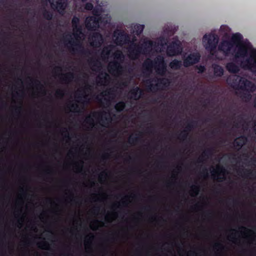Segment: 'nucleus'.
I'll list each match as a JSON object with an SVG mask.
<instances>
[{"label":"nucleus","instance_id":"obj_1","mask_svg":"<svg viewBox=\"0 0 256 256\" xmlns=\"http://www.w3.org/2000/svg\"><path fill=\"white\" fill-rule=\"evenodd\" d=\"M218 50L226 56L232 55L236 59H241L242 68L256 74V48L248 40H244L240 34H233L230 41L222 40Z\"/></svg>","mask_w":256,"mask_h":256},{"label":"nucleus","instance_id":"obj_2","mask_svg":"<svg viewBox=\"0 0 256 256\" xmlns=\"http://www.w3.org/2000/svg\"><path fill=\"white\" fill-rule=\"evenodd\" d=\"M173 33L172 26H166L164 28L162 35L156 42H154L148 38H145L142 40V47H140L134 43L135 39L130 41L129 36L126 32L116 30L114 32L112 40L117 45L130 44L128 56L130 59L135 60L138 58L140 54H148L152 52H164L168 42V37Z\"/></svg>","mask_w":256,"mask_h":256},{"label":"nucleus","instance_id":"obj_3","mask_svg":"<svg viewBox=\"0 0 256 256\" xmlns=\"http://www.w3.org/2000/svg\"><path fill=\"white\" fill-rule=\"evenodd\" d=\"M84 8L88 10H92L94 16H88L85 20L86 28L90 30H95L99 27L104 26L106 24H110L111 16L100 4L94 8L92 4L88 2L85 5Z\"/></svg>","mask_w":256,"mask_h":256},{"label":"nucleus","instance_id":"obj_4","mask_svg":"<svg viewBox=\"0 0 256 256\" xmlns=\"http://www.w3.org/2000/svg\"><path fill=\"white\" fill-rule=\"evenodd\" d=\"M114 50L112 54L114 58L116 61L111 62L108 65V70L110 74L115 76H118L122 74L123 68L120 63L124 60V56L120 50H116V46L110 45L104 47L101 53V58L102 61L107 62L111 52Z\"/></svg>","mask_w":256,"mask_h":256},{"label":"nucleus","instance_id":"obj_5","mask_svg":"<svg viewBox=\"0 0 256 256\" xmlns=\"http://www.w3.org/2000/svg\"><path fill=\"white\" fill-rule=\"evenodd\" d=\"M79 18L74 17L72 20L73 34L70 36V38L66 40L67 46L73 52L80 50L82 47L83 40L85 36L82 32V29L78 27Z\"/></svg>","mask_w":256,"mask_h":256},{"label":"nucleus","instance_id":"obj_6","mask_svg":"<svg viewBox=\"0 0 256 256\" xmlns=\"http://www.w3.org/2000/svg\"><path fill=\"white\" fill-rule=\"evenodd\" d=\"M143 67L148 72H152L154 70L159 74H163L166 70V65L162 56L156 57L154 62L148 58L144 63Z\"/></svg>","mask_w":256,"mask_h":256},{"label":"nucleus","instance_id":"obj_7","mask_svg":"<svg viewBox=\"0 0 256 256\" xmlns=\"http://www.w3.org/2000/svg\"><path fill=\"white\" fill-rule=\"evenodd\" d=\"M227 82L232 87L248 92H254L256 88L254 84L238 76H234L232 78L230 77L227 80Z\"/></svg>","mask_w":256,"mask_h":256},{"label":"nucleus","instance_id":"obj_8","mask_svg":"<svg viewBox=\"0 0 256 256\" xmlns=\"http://www.w3.org/2000/svg\"><path fill=\"white\" fill-rule=\"evenodd\" d=\"M219 37L214 32L205 34L202 39V43L205 49L208 51L212 56L214 52L218 46Z\"/></svg>","mask_w":256,"mask_h":256},{"label":"nucleus","instance_id":"obj_9","mask_svg":"<svg viewBox=\"0 0 256 256\" xmlns=\"http://www.w3.org/2000/svg\"><path fill=\"white\" fill-rule=\"evenodd\" d=\"M182 52L180 42L174 38L172 42L167 46L166 52L168 56H172L178 55Z\"/></svg>","mask_w":256,"mask_h":256},{"label":"nucleus","instance_id":"obj_10","mask_svg":"<svg viewBox=\"0 0 256 256\" xmlns=\"http://www.w3.org/2000/svg\"><path fill=\"white\" fill-rule=\"evenodd\" d=\"M49 3L51 7L62 14L67 5V0H46V4Z\"/></svg>","mask_w":256,"mask_h":256},{"label":"nucleus","instance_id":"obj_11","mask_svg":"<svg viewBox=\"0 0 256 256\" xmlns=\"http://www.w3.org/2000/svg\"><path fill=\"white\" fill-rule=\"evenodd\" d=\"M88 41L90 44L93 46L99 47L103 42V39L102 35L97 32L92 33V36L88 38Z\"/></svg>","mask_w":256,"mask_h":256},{"label":"nucleus","instance_id":"obj_12","mask_svg":"<svg viewBox=\"0 0 256 256\" xmlns=\"http://www.w3.org/2000/svg\"><path fill=\"white\" fill-rule=\"evenodd\" d=\"M200 56L198 52L190 54L184 60V65L187 67L197 62L200 60Z\"/></svg>","mask_w":256,"mask_h":256},{"label":"nucleus","instance_id":"obj_13","mask_svg":"<svg viewBox=\"0 0 256 256\" xmlns=\"http://www.w3.org/2000/svg\"><path fill=\"white\" fill-rule=\"evenodd\" d=\"M225 169L218 165L216 168H214L212 172V176L214 180H220L222 178H224L225 174Z\"/></svg>","mask_w":256,"mask_h":256},{"label":"nucleus","instance_id":"obj_14","mask_svg":"<svg viewBox=\"0 0 256 256\" xmlns=\"http://www.w3.org/2000/svg\"><path fill=\"white\" fill-rule=\"evenodd\" d=\"M110 76L106 72L100 74L96 78L97 82L102 86L108 84L110 80Z\"/></svg>","mask_w":256,"mask_h":256},{"label":"nucleus","instance_id":"obj_15","mask_svg":"<svg viewBox=\"0 0 256 256\" xmlns=\"http://www.w3.org/2000/svg\"><path fill=\"white\" fill-rule=\"evenodd\" d=\"M240 66L236 62H230L226 64V70L231 73H236L240 70Z\"/></svg>","mask_w":256,"mask_h":256},{"label":"nucleus","instance_id":"obj_16","mask_svg":"<svg viewBox=\"0 0 256 256\" xmlns=\"http://www.w3.org/2000/svg\"><path fill=\"white\" fill-rule=\"evenodd\" d=\"M141 95V90H140L136 87L132 90L130 93L129 96L131 98L134 100H137L139 98Z\"/></svg>","mask_w":256,"mask_h":256},{"label":"nucleus","instance_id":"obj_17","mask_svg":"<svg viewBox=\"0 0 256 256\" xmlns=\"http://www.w3.org/2000/svg\"><path fill=\"white\" fill-rule=\"evenodd\" d=\"M246 140L244 136H240L236 138L234 142V145L236 148H241L246 142Z\"/></svg>","mask_w":256,"mask_h":256},{"label":"nucleus","instance_id":"obj_18","mask_svg":"<svg viewBox=\"0 0 256 256\" xmlns=\"http://www.w3.org/2000/svg\"><path fill=\"white\" fill-rule=\"evenodd\" d=\"M131 27L134 33H136L137 34H140L144 30V25L140 24H132Z\"/></svg>","mask_w":256,"mask_h":256},{"label":"nucleus","instance_id":"obj_19","mask_svg":"<svg viewBox=\"0 0 256 256\" xmlns=\"http://www.w3.org/2000/svg\"><path fill=\"white\" fill-rule=\"evenodd\" d=\"M212 67L215 76H220L223 74L224 69L221 66L214 64H213Z\"/></svg>","mask_w":256,"mask_h":256},{"label":"nucleus","instance_id":"obj_20","mask_svg":"<svg viewBox=\"0 0 256 256\" xmlns=\"http://www.w3.org/2000/svg\"><path fill=\"white\" fill-rule=\"evenodd\" d=\"M231 29L227 26H222L220 28V32L221 34L228 36L230 34Z\"/></svg>","mask_w":256,"mask_h":256},{"label":"nucleus","instance_id":"obj_21","mask_svg":"<svg viewBox=\"0 0 256 256\" xmlns=\"http://www.w3.org/2000/svg\"><path fill=\"white\" fill-rule=\"evenodd\" d=\"M182 66V62L180 60H174L170 64V66L174 70H178Z\"/></svg>","mask_w":256,"mask_h":256},{"label":"nucleus","instance_id":"obj_22","mask_svg":"<svg viewBox=\"0 0 256 256\" xmlns=\"http://www.w3.org/2000/svg\"><path fill=\"white\" fill-rule=\"evenodd\" d=\"M94 116V114H90L86 117L85 120L86 122L88 124L90 128H92L94 126V120L93 118Z\"/></svg>","mask_w":256,"mask_h":256},{"label":"nucleus","instance_id":"obj_23","mask_svg":"<svg viewBox=\"0 0 256 256\" xmlns=\"http://www.w3.org/2000/svg\"><path fill=\"white\" fill-rule=\"evenodd\" d=\"M102 64L100 62H98L96 66H92V69L94 71L99 72L102 69Z\"/></svg>","mask_w":256,"mask_h":256},{"label":"nucleus","instance_id":"obj_24","mask_svg":"<svg viewBox=\"0 0 256 256\" xmlns=\"http://www.w3.org/2000/svg\"><path fill=\"white\" fill-rule=\"evenodd\" d=\"M125 106V104L123 102H119L118 104H116L115 106V108L118 111H120L122 110Z\"/></svg>","mask_w":256,"mask_h":256},{"label":"nucleus","instance_id":"obj_25","mask_svg":"<svg viewBox=\"0 0 256 256\" xmlns=\"http://www.w3.org/2000/svg\"><path fill=\"white\" fill-rule=\"evenodd\" d=\"M81 95L82 100H78V101L81 102H87L88 100H89L88 98V94H87L86 92H84L81 94Z\"/></svg>","mask_w":256,"mask_h":256},{"label":"nucleus","instance_id":"obj_26","mask_svg":"<svg viewBox=\"0 0 256 256\" xmlns=\"http://www.w3.org/2000/svg\"><path fill=\"white\" fill-rule=\"evenodd\" d=\"M64 77L65 78V82L68 83L72 80V79L73 78V75L72 74H68L64 76Z\"/></svg>","mask_w":256,"mask_h":256},{"label":"nucleus","instance_id":"obj_27","mask_svg":"<svg viewBox=\"0 0 256 256\" xmlns=\"http://www.w3.org/2000/svg\"><path fill=\"white\" fill-rule=\"evenodd\" d=\"M106 92H104L102 93V96H104V100H106L108 103L110 104V102H111L110 98H111L110 96H106Z\"/></svg>","mask_w":256,"mask_h":256},{"label":"nucleus","instance_id":"obj_28","mask_svg":"<svg viewBox=\"0 0 256 256\" xmlns=\"http://www.w3.org/2000/svg\"><path fill=\"white\" fill-rule=\"evenodd\" d=\"M230 240L232 242H234L235 240H236V232L234 231V230H232V234H231L230 236Z\"/></svg>","mask_w":256,"mask_h":256},{"label":"nucleus","instance_id":"obj_29","mask_svg":"<svg viewBox=\"0 0 256 256\" xmlns=\"http://www.w3.org/2000/svg\"><path fill=\"white\" fill-rule=\"evenodd\" d=\"M198 72H202L204 70V68L203 66H200L198 68Z\"/></svg>","mask_w":256,"mask_h":256},{"label":"nucleus","instance_id":"obj_30","mask_svg":"<svg viewBox=\"0 0 256 256\" xmlns=\"http://www.w3.org/2000/svg\"><path fill=\"white\" fill-rule=\"evenodd\" d=\"M45 17L48 19V20H50L52 18V14H48V16H45Z\"/></svg>","mask_w":256,"mask_h":256},{"label":"nucleus","instance_id":"obj_31","mask_svg":"<svg viewBox=\"0 0 256 256\" xmlns=\"http://www.w3.org/2000/svg\"><path fill=\"white\" fill-rule=\"evenodd\" d=\"M198 194V190H197V188H196L195 189V190H194V196H196Z\"/></svg>","mask_w":256,"mask_h":256},{"label":"nucleus","instance_id":"obj_32","mask_svg":"<svg viewBox=\"0 0 256 256\" xmlns=\"http://www.w3.org/2000/svg\"><path fill=\"white\" fill-rule=\"evenodd\" d=\"M254 106L256 108V102H255Z\"/></svg>","mask_w":256,"mask_h":256}]
</instances>
